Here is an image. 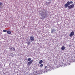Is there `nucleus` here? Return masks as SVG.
<instances>
[{
    "label": "nucleus",
    "instance_id": "nucleus-1",
    "mask_svg": "<svg viewBox=\"0 0 75 75\" xmlns=\"http://www.w3.org/2000/svg\"><path fill=\"white\" fill-rule=\"evenodd\" d=\"M40 15L42 17V18H41V19H42V18L44 19V18H45L46 16H47V12H42L40 13Z\"/></svg>",
    "mask_w": 75,
    "mask_h": 75
},
{
    "label": "nucleus",
    "instance_id": "nucleus-2",
    "mask_svg": "<svg viewBox=\"0 0 75 75\" xmlns=\"http://www.w3.org/2000/svg\"><path fill=\"white\" fill-rule=\"evenodd\" d=\"M74 4H73L70 5H69L68 6L67 8V9L68 10H71V9H72V8H73L74 7Z\"/></svg>",
    "mask_w": 75,
    "mask_h": 75
},
{
    "label": "nucleus",
    "instance_id": "nucleus-3",
    "mask_svg": "<svg viewBox=\"0 0 75 75\" xmlns=\"http://www.w3.org/2000/svg\"><path fill=\"white\" fill-rule=\"evenodd\" d=\"M68 6H69V5H70L71 4H73V1H68L66 3Z\"/></svg>",
    "mask_w": 75,
    "mask_h": 75
},
{
    "label": "nucleus",
    "instance_id": "nucleus-4",
    "mask_svg": "<svg viewBox=\"0 0 75 75\" xmlns=\"http://www.w3.org/2000/svg\"><path fill=\"white\" fill-rule=\"evenodd\" d=\"M74 35V32L73 31L71 32L69 35L70 37H72Z\"/></svg>",
    "mask_w": 75,
    "mask_h": 75
},
{
    "label": "nucleus",
    "instance_id": "nucleus-5",
    "mask_svg": "<svg viewBox=\"0 0 75 75\" xmlns=\"http://www.w3.org/2000/svg\"><path fill=\"white\" fill-rule=\"evenodd\" d=\"M30 39L31 41H34V37L31 36L30 37Z\"/></svg>",
    "mask_w": 75,
    "mask_h": 75
},
{
    "label": "nucleus",
    "instance_id": "nucleus-6",
    "mask_svg": "<svg viewBox=\"0 0 75 75\" xmlns=\"http://www.w3.org/2000/svg\"><path fill=\"white\" fill-rule=\"evenodd\" d=\"M33 61H34V60H32L29 62H28V65H31V64L33 63Z\"/></svg>",
    "mask_w": 75,
    "mask_h": 75
},
{
    "label": "nucleus",
    "instance_id": "nucleus-7",
    "mask_svg": "<svg viewBox=\"0 0 75 75\" xmlns=\"http://www.w3.org/2000/svg\"><path fill=\"white\" fill-rule=\"evenodd\" d=\"M7 32L8 34H10L11 33V32L10 30L7 31Z\"/></svg>",
    "mask_w": 75,
    "mask_h": 75
},
{
    "label": "nucleus",
    "instance_id": "nucleus-8",
    "mask_svg": "<svg viewBox=\"0 0 75 75\" xmlns=\"http://www.w3.org/2000/svg\"><path fill=\"white\" fill-rule=\"evenodd\" d=\"M64 7L65 8H67V7H68V5L66 3V4L64 5Z\"/></svg>",
    "mask_w": 75,
    "mask_h": 75
},
{
    "label": "nucleus",
    "instance_id": "nucleus-9",
    "mask_svg": "<svg viewBox=\"0 0 75 75\" xmlns=\"http://www.w3.org/2000/svg\"><path fill=\"white\" fill-rule=\"evenodd\" d=\"M65 49V46H62V47L61 49L62 50H64Z\"/></svg>",
    "mask_w": 75,
    "mask_h": 75
},
{
    "label": "nucleus",
    "instance_id": "nucleus-10",
    "mask_svg": "<svg viewBox=\"0 0 75 75\" xmlns=\"http://www.w3.org/2000/svg\"><path fill=\"white\" fill-rule=\"evenodd\" d=\"M42 62H43V61H42V60H40L39 62V64H41Z\"/></svg>",
    "mask_w": 75,
    "mask_h": 75
},
{
    "label": "nucleus",
    "instance_id": "nucleus-11",
    "mask_svg": "<svg viewBox=\"0 0 75 75\" xmlns=\"http://www.w3.org/2000/svg\"><path fill=\"white\" fill-rule=\"evenodd\" d=\"M13 50L14 51H16V49H15V48L14 47H11V48H10V50Z\"/></svg>",
    "mask_w": 75,
    "mask_h": 75
},
{
    "label": "nucleus",
    "instance_id": "nucleus-12",
    "mask_svg": "<svg viewBox=\"0 0 75 75\" xmlns=\"http://www.w3.org/2000/svg\"><path fill=\"white\" fill-rule=\"evenodd\" d=\"M54 29H52V30H51V33L52 34H54Z\"/></svg>",
    "mask_w": 75,
    "mask_h": 75
},
{
    "label": "nucleus",
    "instance_id": "nucleus-13",
    "mask_svg": "<svg viewBox=\"0 0 75 75\" xmlns=\"http://www.w3.org/2000/svg\"><path fill=\"white\" fill-rule=\"evenodd\" d=\"M31 60V59L30 58H29L28 59V61H30Z\"/></svg>",
    "mask_w": 75,
    "mask_h": 75
},
{
    "label": "nucleus",
    "instance_id": "nucleus-14",
    "mask_svg": "<svg viewBox=\"0 0 75 75\" xmlns=\"http://www.w3.org/2000/svg\"><path fill=\"white\" fill-rule=\"evenodd\" d=\"M43 67V64H42L40 65V67Z\"/></svg>",
    "mask_w": 75,
    "mask_h": 75
},
{
    "label": "nucleus",
    "instance_id": "nucleus-15",
    "mask_svg": "<svg viewBox=\"0 0 75 75\" xmlns=\"http://www.w3.org/2000/svg\"><path fill=\"white\" fill-rule=\"evenodd\" d=\"M7 31V30H3V32H6Z\"/></svg>",
    "mask_w": 75,
    "mask_h": 75
},
{
    "label": "nucleus",
    "instance_id": "nucleus-16",
    "mask_svg": "<svg viewBox=\"0 0 75 75\" xmlns=\"http://www.w3.org/2000/svg\"><path fill=\"white\" fill-rule=\"evenodd\" d=\"M27 43L28 44V45H30L31 44L30 42H28Z\"/></svg>",
    "mask_w": 75,
    "mask_h": 75
},
{
    "label": "nucleus",
    "instance_id": "nucleus-17",
    "mask_svg": "<svg viewBox=\"0 0 75 75\" xmlns=\"http://www.w3.org/2000/svg\"><path fill=\"white\" fill-rule=\"evenodd\" d=\"M2 5V3L0 2V6H1Z\"/></svg>",
    "mask_w": 75,
    "mask_h": 75
},
{
    "label": "nucleus",
    "instance_id": "nucleus-18",
    "mask_svg": "<svg viewBox=\"0 0 75 75\" xmlns=\"http://www.w3.org/2000/svg\"><path fill=\"white\" fill-rule=\"evenodd\" d=\"M47 66H45V69H46L47 68Z\"/></svg>",
    "mask_w": 75,
    "mask_h": 75
},
{
    "label": "nucleus",
    "instance_id": "nucleus-19",
    "mask_svg": "<svg viewBox=\"0 0 75 75\" xmlns=\"http://www.w3.org/2000/svg\"><path fill=\"white\" fill-rule=\"evenodd\" d=\"M47 1H51V0H47Z\"/></svg>",
    "mask_w": 75,
    "mask_h": 75
},
{
    "label": "nucleus",
    "instance_id": "nucleus-20",
    "mask_svg": "<svg viewBox=\"0 0 75 75\" xmlns=\"http://www.w3.org/2000/svg\"><path fill=\"white\" fill-rule=\"evenodd\" d=\"M49 3H50H50H51V2H49Z\"/></svg>",
    "mask_w": 75,
    "mask_h": 75
}]
</instances>
